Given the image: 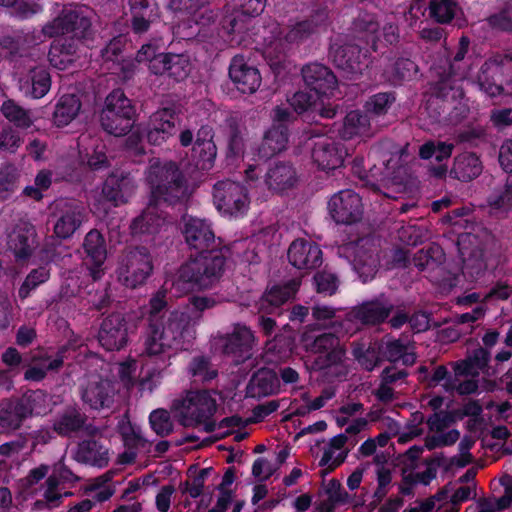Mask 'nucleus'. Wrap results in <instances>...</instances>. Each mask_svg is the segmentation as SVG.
<instances>
[{"instance_id":"nucleus-1","label":"nucleus","mask_w":512,"mask_h":512,"mask_svg":"<svg viewBox=\"0 0 512 512\" xmlns=\"http://www.w3.org/2000/svg\"><path fill=\"white\" fill-rule=\"evenodd\" d=\"M146 180L150 185V198L162 205H184L190 198L186 177L172 161H154L150 164Z\"/></svg>"},{"instance_id":"nucleus-2","label":"nucleus","mask_w":512,"mask_h":512,"mask_svg":"<svg viewBox=\"0 0 512 512\" xmlns=\"http://www.w3.org/2000/svg\"><path fill=\"white\" fill-rule=\"evenodd\" d=\"M229 254L227 247L190 255L177 271L174 284L210 289L222 278Z\"/></svg>"},{"instance_id":"nucleus-3","label":"nucleus","mask_w":512,"mask_h":512,"mask_svg":"<svg viewBox=\"0 0 512 512\" xmlns=\"http://www.w3.org/2000/svg\"><path fill=\"white\" fill-rule=\"evenodd\" d=\"M306 352L315 354L311 364L314 371L335 369L337 377L346 376L345 367L346 347L334 333H322L315 337H306L304 340Z\"/></svg>"},{"instance_id":"nucleus-4","label":"nucleus","mask_w":512,"mask_h":512,"mask_svg":"<svg viewBox=\"0 0 512 512\" xmlns=\"http://www.w3.org/2000/svg\"><path fill=\"white\" fill-rule=\"evenodd\" d=\"M136 109L121 89L110 92L100 113L104 131L116 137L128 134L135 122Z\"/></svg>"},{"instance_id":"nucleus-5","label":"nucleus","mask_w":512,"mask_h":512,"mask_svg":"<svg viewBox=\"0 0 512 512\" xmlns=\"http://www.w3.org/2000/svg\"><path fill=\"white\" fill-rule=\"evenodd\" d=\"M41 32L48 38L70 35V39L81 41L91 40L94 35L91 17L81 7H64L42 27Z\"/></svg>"},{"instance_id":"nucleus-6","label":"nucleus","mask_w":512,"mask_h":512,"mask_svg":"<svg viewBox=\"0 0 512 512\" xmlns=\"http://www.w3.org/2000/svg\"><path fill=\"white\" fill-rule=\"evenodd\" d=\"M45 395L41 390L27 391L20 397H11L0 403V428L5 433L19 430L34 414L40 413Z\"/></svg>"},{"instance_id":"nucleus-7","label":"nucleus","mask_w":512,"mask_h":512,"mask_svg":"<svg viewBox=\"0 0 512 512\" xmlns=\"http://www.w3.org/2000/svg\"><path fill=\"white\" fill-rule=\"evenodd\" d=\"M481 88L490 96L512 93V51L495 54L482 66Z\"/></svg>"},{"instance_id":"nucleus-8","label":"nucleus","mask_w":512,"mask_h":512,"mask_svg":"<svg viewBox=\"0 0 512 512\" xmlns=\"http://www.w3.org/2000/svg\"><path fill=\"white\" fill-rule=\"evenodd\" d=\"M152 270V257L146 247H127L119 262L118 279L124 286L134 289L146 282Z\"/></svg>"},{"instance_id":"nucleus-9","label":"nucleus","mask_w":512,"mask_h":512,"mask_svg":"<svg viewBox=\"0 0 512 512\" xmlns=\"http://www.w3.org/2000/svg\"><path fill=\"white\" fill-rule=\"evenodd\" d=\"M214 137V129L209 124H202L195 135L189 128L182 130L179 134V141L183 147L193 144L191 159L200 170H209L214 165L217 156Z\"/></svg>"},{"instance_id":"nucleus-10","label":"nucleus","mask_w":512,"mask_h":512,"mask_svg":"<svg viewBox=\"0 0 512 512\" xmlns=\"http://www.w3.org/2000/svg\"><path fill=\"white\" fill-rule=\"evenodd\" d=\"M216 400L209 391H190L182 400L181 415L184 426L205 424V431L215 430V423L210 421L216 412Z\"/></svg>"},{"instance_id":"nucleus-11","label":"nucleus","mask_w":512,"mask_h":512,"mask_svg":"<svg viewBox=\"0 0 512 512\" xmlns=\"http://www.w3.org/2000/svg\"><path fill=\"white\" fill-rule=\"evenodd\" d=\"M51 215L56 218L54 233L60 239L70 238L82 225L85 208L72 198H59L50 205Z\"/></svg>"},{"instance_id":"nucleus-12","label":"nucleus","mask_w":512,"mask_h":512,"mask_svg":"<svg viewBox=\"0 0 512 512\" xmlns=\"http://www.w3.org/2000/svg\"><path fill=\"white\" fill-rule=\"evenodd\" d=\"M222 352L232 357L235 364H241L253 355L256 339L253 331L245 324L236 323L231 332L219 337Z\"/></svg>"},{"instance_id":"nucleus-13","label":"nucleus","mask_w":512,"mask_h":512,"mask_svg":"<svg viewBox=\"0 0 512 512\" xmlns=\"http://www.w3.org/2000/svg\"><path fill=\"white\" fill-rule=\"evenodd\" d=\"M319 94L298 91L292 96L290 105L295 112L303 114L305 119L311 122L319 123L322 119L334 118L339 106L325 102Z\"/></svg>"},{"instance_id":"nucleus-14","label":"nucleus","mask_w":512,"mask_h":512,"mask_svg":"<svg viewBox=\"0 0 512 512\" xmlns=\"http://www.w3.org/2000/svg\"><path fill=\"white\" fill-rule=\"evenodd\" d=\"M213 200L219 211L229 215L243 213L249 205L246 189L230 180L220 181L214 185Z\"/></svg>"},{"instance_id":"nucleus-15","label":"nucleus","mask_w":512,"mask_h":512,"mask_svg":"<svg viewBox=\"0 0 512 512\" xmlns=\"http://www.w3.org/2000/svg\"><path fill=\"white\" fill-rule=\"evenodd\" d=\"M328 210L332 219L338 224H354L363 216L361 198L350 189L334 194L328 202Z\"/></svg>"},{"instance_id":"nucleus-16","label":"nucleus","mask_w":512,"mask_h":512,"mask_svg":"<svg viewBox=\"0 0 512 512\" xmlns=\"http://www.w3.org/2000/svg\"><path fill=\"white\" fill-rule=\"evenodd\" d=\"M129 323L122 313L109 314L102 320L98 341L107 351H119L127 345Z\"/></svg>"},{"instance_id":"nucleus-17","label":"nucleus","mask_w":512,"mask_h":512,"mask_svg":"<svg viewBox=\"0 0 512 512\" xmlns=\"http://www.w3.org/2000/svg\"><path fill=\"white\" fill-rule=\"evenodd\" d=\"M180 127L179 114L172 108L154 112L148 121L146 137L150 144L161 145L176 135Z\"/></svg>"},{"instance_id":"nucleus-18","label":"nucleus","mask_w":512,"mask_h":512,"mask_svg":"<svg viewBox=\"0 0 512 512\" xmlns=\"http://www.w3.org/2000/svg\"><path fill=\"white\" fill-rule=\"evenodd\" d=\"M185 243L197 253L223 248L220 238H216L210 225L198 218L188 219L182 229Z\"/></svg>"},{"instance_id":"nucleus-19","label":"nucleus","mask_w":512,"mask_h":512,"mask_svg":"<svg viewBox=\"0 0 512 512\" xmlns=\"http://www.w3.org/2000/svg\"><path fill=\"white\" fill-rule=\"evenodd\" d=\"M116 393L115 384L111 380L92 377L83 386L81 398L91 409H110L115 402Z\"/></svg>"},{"instance_id":"nucleus-20","label":"nucleus","mask_w":512,"mask_h":512,"mask_svg":"<svg viewBox=\"0 0 512 512\" xmlns=\"http://www.w3.org/2000/svg\"><path fill=\"white\" fill-rule=\"evenodd\" d=\"M36 230L27 221L16 223L7 235V246L17 261L29 259L37 247Z\"/></svg>"},{"instance_id":"nucleus-21","label":"nucleus","mask_w":512,"mask_h":512,"mask_svg":"<svg viewBox=\"0 0 512 512\" xmlns=\"http://www.w3.org/2000/svg\"><path fill=\"white\" fill-rule=\"evenodd\" d=\"M346 151L330 137H319L313 142L311 157L322 170H335L342 166Z\"/></svg>"},{"instance_id":"nucleus-22","label":"nucleus","mask_w":512,"mask_h":512,"mask_svg":"<svg viewBox=\"0 0 512 512\" xmlns=\"http://www.w3.org/2000/svg\"><path fill=\"white\" fill-rule=\"evenodd\" d=\"M289 263L299 270H312L322 264V251L319 246L305 239L294 240L288 249Z\"/></svg>"},{"instance_id":"nucleus-23","label":"nucleus","mask_w":512,"mask_h":512,"mask_svg":"<svg viewBox=\"0 0 512 512\" xmlns=\"http://www.w3.org/2000/svg\"><path fill=\"white\" fill-rule=\"evenodd\" d=\"M229 77L239 91L248 94L256 92L262 80L259 70L255 66L249 65L242 55L232 58Z\"/></svg>"},{"instance_id":"nucleus-24","label":"nucleus","mask_w":512,"mask_h":512,"mask_svg":"<svg viewBox=\"0 0 512 512\" xmlns=\"http://www.w3.org/2000/svg\"><path fill=\"white\" fill-rule=\"evenodd\" d=\"M298 181L297 172L290 162L277 161L271 163L264 175V183L269 191L282 194L295 187Z\"/></svg>"},{"instance_id":"nucleus-25","label":"nucleus","mask_w":512,"mask_h":512,"mask_svg":"<svg viewBox=\"0 0 512 512\" xmlns=\"http://www.w3.org/2000/svg\"><path fill=\"white\" fill-rule=\"evenodd\" d=\"M304 83L320 94H326L337 86V78L332 70L321 63H309L301 69Z\"/></svg>"},{"instance_id":"nucleus-26","label":"nucleus","mask_w":512,"mask_h":512,"mask_svg":"<svg viewBox=\"0 0 512 512\" xmlns=\"http://www.w3.org/2000/svg\"><path fill=\"white\" fill-rule=\"evenodd\" d=\"M87 416L75 408H68L59 414L53 421L52 429L62 437H70L81 429L93 435L98 429L92 425H86Z\"/></svg>"},{"instance_id":"nucleus-27","label":"nucleus","mask_w":512,"mask_h":512,"mask_svg":"<svg viewBox=\"0 0 512 512\" xmlns=\"http://www.w3.org/2000/svg\"><path fill=\"white\" fill-rule=\"evenodd\" d=\"M161 326L167 337L165 340L170 342L172 346L178 344L187 336H192L193 323L191 322V316L185 311H171L168 316L161 320Z\"/></svg>"},{"instance_id":"nucleus-28","label":"nucleus","mask_w":512,"mask_h":512,"mask_svg":"<svg viewBox=\"0 0 512 512\" xmlns=\"http://www.w3.org/2000/svg\"><path fill=\"white\" fill-rule=\"evenodd\" d=\"M354 268L366 282L376 274L379 267L378 249L370 239H363L357 245L354 257Z\"/></svg>"},{"instance_id":"nucleus-29","label":"nucleus","mask_w":512,"mask_h":512,"mask_svg":"<svg viewBox=\"0 0 512 512\" xmlns=\"http://www.w3.org/2000/svg\"><path fill=\"white\" fill-rule=\"evenodd\" d=\"M395 306L380 295L378 298L364 302L354 310L355 318L365 325H377L384 322Z\"/></svg>"},{"instance_id":"nucleus-30","label":"nucleus","mask_w":512,"mask_h":512,"mask_svg":"<svg viewBox=\"0 0 512 512\" xmlns=\"http://www.w3.org/2000/svg\"><path fill=\"white\" fill-rule=\"evenodd\" d=\"M160 204L149 199L142 213L130 224L132 235L155 234L165 223V215L159 210Z\"/></svg>"},{"instance_id":"nucleus-31","label":"nucleus","mask_w":512,"mask_h":512,"mask_svg":"<svg viewBox=\"0 0 512 512\" xmlns=\"http://www.w3.org/2000/svg\"><path fill=\"white\" fill-rule=\"evenodd\" d=\"M280 387L277 373L269 368H261L250 378L247 387V397L260 399L278 392Z\"/></svg>"},{"instance_id":"nucleus-32","label":"nucleus","mask_w":512,"mask_h":512,"mask_svg":"<svg viewBox=\"0 0 512 512\" xmlns=\"http://www.w3.org/2000/svg\"><path fill=\"white\" fill-rule=\"evenodd\" d=\"M128 4L132 14V30L137 34L147 32L150 24L159 17L155 0H128Z\"/></svg>"},{"instance_id":"nucleus-33","label":"nucleus","mask_w":512,"mask_h":512,"mask_svg":"<svg viewBox=\"0 0 512 512\" xmlns=\"http://www.w3.org/2000/svg\"><path fill=\"white\" fill-rule=\"evenodd\" d=\"M330 56L336 67L350 74H360L365 66L361 60L362 51L358 45L332 46Z\"/></svg>"},{"instance_id":"nucleus-34","label":"nucleus","mask_w":512,"mask_h":512,"mask_svg":"<svg viewBox=\"0 0 512 512\" xmlns=\"http://www.w3.org/2000/svg\"><path fill=\"white\" fill-rule=\"evenodd\" d=\"M165 333L161 326V321L150 319L146 322V328L143 335V351L142 354L148 357H157L165 354L173 346L167 342Z\"/></svg>"},{"instance_id":"nucleus-35","label":"nucleus","mask_w":512,"mask_h":512,"mask_svg":"<svg viewBox=\"0 0 512 512\" xmlns=\"http://www.w3.org/2000/svg\"><path fill=\"white\" fill-rule=\"evenodd\" d=\"M327 21V9H318L307 19L293 25L286 33L285 40L290 43L301 42L318 32L320 28L326 26Z\"/></svg>"},{"instance_id":"nucleus-36","label":"nucleus","mask_w":512,"mask_h":512,"mask_svg":"<svg viewBox=\"0 0 512 512\" xmlns=\"http://www.w3.org/2000/svg\"><path fill=\"white\" fill-rule=\"evenodd\" d=\"M134 183L129 174L123 172L111 173L105 180L102 188L103 196L115 205L127 201L132 193Z\"/></svg>"},{"instance_id":"nucleus-37","label":"nucleus","mask_w":512,"mask_h":512,"mask_svg":"<svg viewBox=\"0 0 512 512\" xmlns=\"http://www.w3.org/2000/svg\"><path fill=\"white\" fill-rule=\"evenodd\" d=\"M482 170V162L475 153L463 152L454 158L449 176L461 182H469L477 178Z\"/></svg>"},{"instance_id":"nucleus-38","label":"nucleus","mask_w":512,"mask_h":512,"mask_svg":"<svg viewBox=\"0 0 512 512\" xmlns=\"http://www.w3.org/2000/svg\"><path fill=\"white\" fill-rule=\"evenodd\" d=\"M299 285V281L293 279L267 289L260 299V310L270 313L273 308L280 307L294 297Z\"/></svg>"},{"instance_id":"nucleus-39","label":"nucleus","mask_w":512,"mask_h":512,"mask_svg":"<svg viewBox=\"0 0 512 512\" xmlns=\"http://www.w3.org/2000/svg\"><path fill=\"white\" fill-rule=\"evenodd\" d=\"M162 59V64L156 62V65L153 67L156 70V75H167L176 81H182L188 77L191 70L188 56L166 53Z\"/></svg>"},{"instance_id":"nucleus-40","label":"nucleus","mask_w":512,"mask_h":512,"mask_svg":"<svg viewBox=\"0 0 512 512\" xmlns=\"http://www.w3.org/2000/svg\"><path fill=\"white\" fill-rule=\"evenodd\" d=\"M288 144V128L286 125H272L264 134L258 148L261 158L268 159L284 151Z\"/></svg>"},{"instance_id":"nucleus-41","label":"nucleus","mask_w":512,"mask_h":512,"mask_svg":"<svg viewBox=\"0 0 512 512\" xmlns=\"http://www.w3.org/2000/svg\"><path fill=\"white\" fill-rule=\"evenodd\" d=\"M75 459L80 463L103 467L108 464V449L95 439L83 440L77 446Z\"/></svg>"},{"instance_id":"nucleus-42","label":"nucleus","mask_w":512,"mask_h":512,"mask_svg":"<svg viewBox=\"0 0 512 512\" xmlns=\"http://www.w3.org/2000/svg\"><path fill=\"white\" fill-rule=\"evenodd\" d=\"M446 260L445 252L442 247L436 243L418 250L412 257V264L419 271H434L444 264Z\"/></svg>"},{"instance_id":"nucleus-43","label":"nucleus","mask_w":512,"mask_h":512,"mask_svg":"<svg viewBox=\"0 0 512 512\" xmlns=\"http://www.w3.org/2000/svg\"><path fill=\"white\" fill-rule=\"evenodd\" d=\"M81 109L80 98L75 94L62 95L53 113V122L57 127H64L72 122Z\"/></svg>"},{"instance_id":"nucleus-44","label":"nucleus","mask_w":512,"mask_h":512,"mask_svg":"<svg viewBox=\"0 0 512 512\" xmlns=\"http://www.w3.org/2000/svg\"><path fill=\"white\" fill-rule=\"evenodd\" d=\"M227 128V157L236 159L243 156L245 151V127L237 116L226 119Z\"/></svg>"},{"instance_id":"nucleus-45","label":"nucleus","mask_w":512,"mask_h":512,"mask_svg":"<svg viewBox=\"0 0 512 512\" xmlns=\"http://www.w3.org/2000/svg\"><path fill=\"white\" fill-rule=\"evenodd\" d=\"M76 52L77 45L74 40L65 38L51 44L48 59L53 67L64 70L73 63Z\"/></svg>"},{"instance_id":"nucleus-46","label":"nucleus","mask_w":512,"mask_h":512,"mask_svg":"<svg viewBox=\"0 0 512 512\" xmlns=\"http://www.w3.org/2000/svg\"><path fill=\"white\" fill-rule=\"evenodd\" d=\"M83 249L95 266L99 267L104 263L107 256L106 244L98 230L93 229L86 234Z\"/></svg>"},{"instance_id":"nucleus-47","label":"nucleus","mask_w":512,"mask_h":512,"mask_svg":"<svg viewBox=\"0 0 512 512\" xmlns=\"http://www.w3.org/2000/svg\"><path fill=\"white\" fill-rule=\"evenodd\" d=\"M224 301L223 298L215 295H191L188 298V314L191 316L193 325L203 318L206 311L212 310Z\"/></svg>"},{"instance_id":"nucleus-48","label":"nucleus","mask_w":512,"mask_h":512,"mask_svg":"<svg viewBox=\"0 0 512 512\" xmlns=\"http://www.w3.org/2000/svg\"><path fill=\"white\" fill-rule=\"evenodd\" d=\"M370 122L368 116L359 110L350 111L344 118L341 136L344 139H351L357 135L367 134Z\"/></svg>"},{"instance_id":"nucleus-49","label":"nucleus","mask_w":512,"mask_h":512,"mask_svg":"<svg viewBox=\"0 0 512 512\" xmlns=\"http://www.w3.org/2000/svg\"><path fill=\"white\" fill-rule=\"evenodd\" d=\"M418 72V66L409 58H398L391 70L385 71L387 80L393 85H398L411 79Z\"/></svg>"},{"instance_id":"nucleus-50","label":"nucleus","mask_w":512,"mask_h":512,"mask_svg":"<svg viewBox=\"0 0 512 512\" xmlns=\"http://www.w3.org/2000/svg\"><path fill=\"white\" fill-rule=\"evenodd\" d=\"M165 55L166 53L162 51L160 40L153 39L141 46L136 54L135 60L138 63H148L150 72L156 75V70L153 67L156 65V62L162 64V57Z\"/></svg>"},{"instance_id":"nucleus-51","label":"nucleus","mask_w":512,"mask_h":512,"mask_svg":"<svg viewBox=\"0 0 512 512\" xmlns=\"http://www.w3.org/2000/svg\"><path fill=\"white\" fill-rule=\"evenodd\" d=\"M189 372L195 381L202 383L215 379L218 375V369L205 356H196L189 364Z\"/></svg>"},{"instance_id":"nucleus-52","label":"nucleus","mask_w":512,"mask_h":512,"mask_svg":"<svg viewBox=\"0 0 512 512\" xmlns=\"http://www.w3.org/2000/svg\"><path fill=\"white\" fill-rule=\"evenodd\" d=\"M428 9L430 18L446 24L455 17L457 4L452 0H430Z\"/></svg>"},{"instance_id":"nucleus-53","label":"nucleus","mask_w":512,"mask_h":512,"mask_svg":"<svg viewBox=\"0 0 512 512\" xmlns=\"http://www.w3.org/2000/svg\"><path fill=\"white\" fill-rule=\"evenodd\" d=\"M1 111L5 118L18 127L29 128L33 123L30 112L23 109L12 100L5 101L1 107Z\"/></svg>"},{"instance_id":"nucleus-54","label":"nucleus","mask_w":512,"mask_h":512,"mask_svg":"<svg viewBox=\"0 0 512 512\" xmlns=\"http://www.w3.org/2000/svg\"><path fill=\"white\" fill-rule=\"evenodd\" d=\"M454 145L446 142L428 141L420 146L419 156L422 159H430L435 157L438 162L450 158Z\"/></svg>"},{"instance_id":"nucleus-55","label":"nucleus","mask_w":512,"mask_h":512,"mask_svg":"<svg viewBox=\"0 0 512 512\" xmlns=\"http://www.w3.org/2000/svg\"><path fill=\"white\" fill-rule=\"evenodd\" d=\"M49 277L50 273L46 267L31 270L18 290L19 298L25 300L33 290L45 283Z\"/></svg>"},{"instance_id":"nucleus-56","label":"nucleus","mask_w":512,"mask_h":512,"mask_svg":"<svg viewBox=\"0 0 512 512\" xmlns=\"http://www.w3.org/2000/svg\"><path fill=\"white\" fill-rule=\"evenodd\" d=\"M149 422L152 430L160 437H166L173 431V422L170 413L165 409H156L151 412Z\"/></svg>"},{"instance_id":"nucleus-57","label":"nucleus","mask_w":512,"mask_h":512,"mask_svg":"<svg viewBox=\"0 0 512 512\" xmlns=\"http://www.w3.org/2000/svg\"><path fill=\"white\" fill-rule=\"evenodd\" d=\"M17 169L13 165L0 168V201L8 199L16 188Z\"/></svg>"},{"instance_id":"nucleus-58","label":"nucleus","mask_w":512,"mask_h":512,"mask_svg":"<svg viewBox=\"0 0 512 512\" xmlns=\"http://www.w3.org/2000/svg\"><path fill=\"white\" fill-rule=\"evenodd\" d=\"M31 94L34 98H42L47 94L51 86V77L45 69L31 71Z\"/></svg>"},{"instance_id":"nucleus-59","label":"nucleus","mask_w":512,"mask_h":512,"mask_svg":"<svg viewBox=\"0 0 512 512\" xmlns=\"http://www.w3.org/2000/svg\"><path fill=\"white\" fill-rule=\"evenodd\" d=\"M126 42L121 36L113 38L102 50L101 56L104 62L120 63L124 59L123 51Z\"/></svg>"},{"instance_id":"nucleus-60","label":"nucleus","mask_w":512,"mask_h":512,"mask_svg":"<svg viewBox=\"0 0 512 512\" xmlns=\"http://www.w3.org/2000/svg\"><path fill=\"white\" fill-rule=\"evenodd\" d=\"M69 351L68 345L61 346L55 354H50L47 350L38 349L31 355L30 361L37 366L45 367L48 363L53 362L56 359H61V368L64 365L66 353Z\"/></svg>"},{"instance_id":"nucleus-61","label":"nucleus","mask_w":512,"mask_h":512,"mask_svg":"<svg viewBox=\"0 0 512 512\" xmlns=\"http://www.w3.org/2000/svg\"><path fill=\"white\" fill-rule=\"evenodd\" d=\"M486 21L492 29L512 32V4L507 5L499 13L489 16Z\"/></svg>"},{"instance_id":"nucleus-62","label":"nucleus","mask_w":512,"mask_h":512,"mask_svg":"<svg viewBox=\"0 0 512 512\" xmlns=\"http://www.w3.org/2000/svg\"><path fill=\"white\" fill-rule=\"evenodd\" d=\"M488 202L495 209L508 210L512 207V176L507 178L503 190L490 196Z\"/></svg>"},{"instance_id":"nucleus-63","label":"nucleus","mask_w":512,"mask_h":512,"mask_svg":"<svg viewBox=\"0 0 512 512\" xmlns=\"http://www.w3.org/2000/svg\"><path fill=\"white\" fill-rule=\"evenodd\" d=\"M61 369V359H56L51 363H48L45 367L37 366L36 364L29 366L24 373V378L29 381H41L43 380L48 372L57 373Z\"/></svg>"},{"instance_id":"nucleus-64","label":"nucleus","mask_w":512,"mask_h":512,"mask_svg":"<svg viewBox=\"0 0 512 512\" xmlns=\"http://www.w3.org/2000/svg\"><path fill=\"white\" fill-rule=\"evenodd\" d=\"M394 101L395 97L392 93H378L367 102L368 111L375 115L385 114Z\"/></svg>"}]
</instances>
